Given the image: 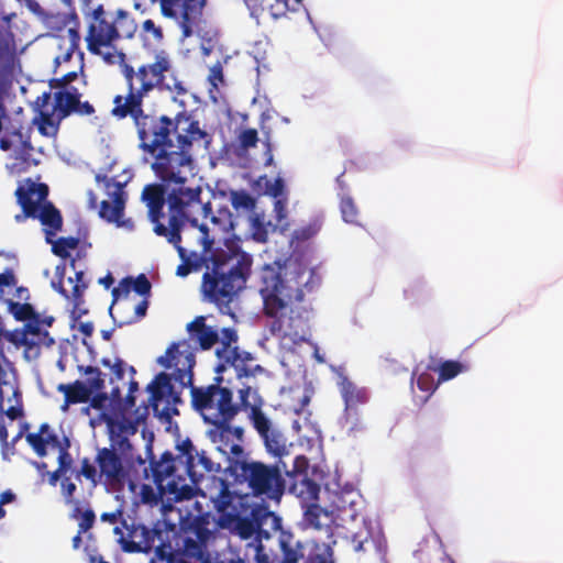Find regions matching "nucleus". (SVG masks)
<instances>
[{"instance_id":"nucleus-53","label":"nucleus","mask_w":563,"mask_h":563,"mask_svg":"<svg viewBox=\"0 0 563 563\" xmlns=\"http://www.w3.org/2000/svg\"><path fill=\"white\" fill-rule=\"evenodd\" d=\"M305 563H334L332 551L329 547L317 550L308 555Z\"/></svg>"},{"instance_id":"nucleus-34","label":"nucleus","mask_w":563,"mask_h":563,"mask_svg":"<svg viewBox=\"0 0 563 563\" xmlns=\"http://www.w3.org/2000/svg\"><path fill=\"white\" fill-rule=\"evenodd\" d=\"M109 439L110 448L108 449L114 450V452L122 456L126 463L130 465H133L134 463L143 465L145 463L141 455L135 454L134 446L129 440V437L113 438V435H111Z\"/></svg>"},{"instance_id":"nucleus-42","label":"nucleus","mask_w":563,"mask_h":563,"mask_svg":"<svg viewBox=\"0 0 563 563\" xmlns=\"http://www.w3.org/2000/svg\"><path fill=\"white\" fill-rule=\"evenodd\" d=\"M10 120V117L8 114L7 108L3 103V101L0 99V134H4L3 137L0 139V141H8V137L13 136L18 137L19 141H23V132L22 128H15L11 126L9 128L7 125V122Z\"/></svg>"},{"instance_id":"nucleus-31","label":"nucleus","mask_w":563,"mask_h":563,"mask_svg":"<svg viewBox=\"0 0 563 563\" xmlns=\"http://www.w3.org/2000/svg\"><path fill=\"white\" fill-rule=\"evenodd\" d=\"M9 310L18 321H23L25 323V331L27 333L40 335L42 331L40 330V321L38 313L34 310L33 306L27 302H14L10 301Z\"/></svg>"},{"instance_id":"nucleus-21","label":"nucleus","mask_w":563,"mask_h":563,"mask_svg":"<svg viewBox=\"0 0 563 563\" xmlns=\"http://www.w3.org/2000/svg\"><path fill=\"white\" fill-rule=\"evenodd\" d=\"M251 516V518L242 517L239 512L238 517L231 518L235 520L234 530L241 539L249 540L257 533L262 527V519L271 518L276 523L275 527H279L280 519L267 508H253Z\"/></svg>"},{"instance_id":"nucleus-59","label":"nucleus","mask_w":563,"mask_h":563,"mask_svg":"<svg viewBox=\"0 0 563 563\" xmlns=\"http://www.w3.org/2000/svg\"><path fill=\"white\" fill-rule=\"evenodd\" d=\"M274 212L277 220V225H282L287 219V198L276 199L274 202Z\"/></svg>"},{"instance_id":"nucleus-10","label":"nucleus","mask_w":563,"mask_h":563,"mask_svg":"<svg viewBox=\"0 0 563 563\" xmlns=\"http://www.w3.org/2000/svg\"><path fill=\"white\" fill-rule=\"evenodd\" d=\"M209 520L205 516L184 521L176 540V549L170 553L169 563H203L211 558L209 541L213 539Z\"/></svg>"},{"instance_id":"nucleus-29","label":"nucleus","mask_w":563,"mask_h":563,"mask_svg":"<svg viewBox=\"0 0 563 563\" xmlns=\"http://www.w3.org/2000/svg\"><path fill=\"white\" fill-rule=\"evenodd\" d=\"M289 492L303 503L317 501L320 493V485L309 478L306 473H297L292 476Z\"/></svg>"},{"instance_id":"nucleus-56","label":"nucleus","mask_w":563,"mask_h":563,"mask_svg":"<svg viewBox=\"0 0 563 563\" xmlns=\"http://www.w3.org/2000/svg\"><path fill=\"white\" fill-rule=\"evenodd\" d=\"M417 386L420 390L432 394L437 384L434 383V379L430 373H421L417 378Z\"/></svg>"},{"instance_id":"nucleus-28","label":"nucleus","mask_w":563,"mask_h":563,"mask_svg":"<svg viewBox=\"0 0 563 563\" xmlns=\"http://www.w3.org/2000/svg\"><path fill=\"white\" fill-rule=\"evenodd\" d=\"M57 391L64 394V402L60 406L63 412H67L70 405L87 402L91 397V388L77 379L69 384H59L56 387Z\"/></svg>"},{"instance_id":"nucleus-35","label":"nucleus","mask_w":563,"mask_h":563,"mask_svg":"<svg viewBox=\"0 0 563 563\" xmlns=\"http://www.w3.org/2000/svg\"><path fill=\"white\" fill-rule=\"evenodd\" d=\"M305 522L308 527L316 530H322L329 526L330 517L327 510L316 504V501L307 505L303 514Z\"/></svg>"},{"instance_id":"nucleus-49","label":"nucleus","mask_w":563,"mask_h":563,"mask_svg":"<svg viewBox=\"0 0 563 563\" xmlns=\"http://www.w3.org/2000/svg\"><path fill=\"white\" fill-rule=\"evenodd\" d=\"M111 401L122 405L123 411H130L132 408L135 407V396L134 394H129L125 396V398H122L121 389L119 386H115L111 389Z\"/></svg>"},{"instance_id":"nucleus-1","label":"nucleus","mask_w":563,"mask_h":563,"mask_svg":"<svg viewBox=\"0 0 563 563\" xmlns=\"http://www.w3.org/2000/svg\"><path fill=\"white\" fill-rule=\"evenodd\" d=\"M192 144L140 143L143 152L154 158L152 168L161 179L144 186L141 200L154 224L153 231L168 242H177L180 233L198 231L200 225L194 216L209 208L201 200L202 179L195 173Z\"/></svg>"},{"instance_id":"nucleus-52","label":"nucleus","mask_w":563,"mask_h":563,"mask_svg":"<svg viewBox=\"0 0 563 563\" xmlns=\"http://www.w3.org/2000/svg\"><path fill=\"white\" fill-rule=\"evenodd\" d=\"M62 495L67 505L75 504V493L77 490V486L74 482L70 481V477L64 476L60 482Z\"/></svg>"},{"instance_id":"nucleus-64","label":"nucleus","mask_w":563,"mask_h":563,"mask_svg":"<svg viewBox=\"0 0 563 563\" xmlns=\"http://www.w3.org/2000/svg\"><path fill=\"white\" fill-rule=\"evenodd\" d=\"M272 183V179L268 178L266 175L264 176H260L254 183H253V189L258 194V195H265L266 196V191H268V187Z\"/></svg>"},{"instance_id":"nucleus-50","label":"nucleus","mask_w":563,"mask_h":563,"mask_svg":"<svg viewBox=\"0 0 563 563\" xmlns=\"http://www.w3.org/2000/svg\"><path fill=\"white\" fill-rule=\"evenodd\" d=\"M131 289H133V288H132V277H125V278H123V279L120 282L119 286H118V287H114V288L112 289V292H111V294H112V297H113V301H112V305H111V307H110V309H109V312H110V314H111L112 317H113V314H112L113 305L119 300V298H120L121 296L128 297V295L130 294Z\"/></svg>"},{"instance_id":"nucleus-32","label":"nucleus","mask_w":563,"mask_h":563,"mask_svg":"<svg viewBox=\"0 0 563 563\" xmlns=\"http://www.w3.org/2000/svg\"><path fill=\"white\" fill-rule=\"evenodd\" d=\"M278 542L283 554L280 563H298L303 558L302 544L290 532L282 531Z\"/></svg>"},{"instance_id":"nucleus-43","label":"nucleus","mask_w":563,"mask_h":563,"mask_svg":"<svg viewBox=\"0 0 563 563\" xmlns=\"http://www.w3.org/2000/svg\"><path fill=\"white\" fill-rule=\"evenodd\" d=\"M81 476L89 481L92 487H96L99 483H102L98 466H95L88 457H84L81 460L80 470L76 473V478L78 481H80Z\"/></svg>"},{"instance_id":"nucleus-6","label":"nucleus","mask_w":563,"mask_h":563,"mask_svg":"<svg viewBox=\"0 0 563 563\" xmlns=\"http://www.w3.org/2000/svg\"><path fill=\"white\" fill-rule=\"evenodd\" d=\"M142 107L128 113V117L134 119L141 141H170L172 134L176 141H210L216 136L218 126L201 123L194 111H180L172 119L167 115L145 114Z\"/></svg>"},{"instance_id":"nucleus-62","label":"nucleus","mask_w":563,"mask_h":563,"mask_svg":"<svg viewBox=\"0 0 563 563\" xmlns=\"http://www.w3.org/2000/svg\"><path fill=\"white\" fill-rule=\"evenodd\" d=\"M95 393L96 394L91 395V397H90V399L88 401H90V406L93 409L101 410V409H103L107 406V402L109 400H111V395L108 396V394L103 393L102 390L101 391H95Z\"/></svg>"},{"instance_id":"nucleus-14","label":"nucleus","mask_w":563,"mask_h":563,"mask_svg":"<svg viewBox=\"0 0 563 563\" xmlns=\"http://www.w3.org/2000/svg\"><path fill=\"white\" fill-rule=\"evenodd\" d=\"M89 26L86 35L87 48L91 54L100 55L102 47L111 46L119 37L114 22L110 21L102 4L88 14Z\"/></svg>"},{"instance_id":"nucleus-20","label":"nucleus","mask_w":563,"mask_h":563,"mask_svg":"<svg viewBox=\"0 0 563 563\" xmlns=\"http://www.w3.org/2000/svg\"><path fill=\"white\" fill-rule=\"evenodd\" d=\"M163 531L151 529L144 525L133 526L130 531V540L124 541L123 549L128 552H148L152 549H161L164 545L162 540Z\"/></svg>"},{"instance_id":"nucleus-5","label":"nucleus","mask_w":563,"mask_h":563,"mask_svg":"<svg viewBox=\"0 0 563 563\" xmlns=\"http://www.w3.org/2000/svg\"><path fill=\"white\" fill-rule=\"evenodd\" d=\"M176 449L177 455L164 452L158 461L151 460V476L159 492L185 497V492L191 490L187 479L198 485L206 474L217 470L207 453L198 451L189 439L181 441Z\"/></svg>"},{"instance_id":"nucleus-2","label":"nucleus","mask_w":563,"mask_h":563,"mask_svg":"<svg viewBox=\"0 0 563 563\" xmlns=\"http://www.w3.org/2000/svg\"><path fill=\"white\" fill-rule=\"evenodd\" d=\"M319 277L302 264H264L257 277L263 313L272 319L273 335L303 341L310 334L311 310L301 306L307 294L318 285Z\"/></svg>"},{"instance_id":"nucleus-63","label":"nucleus","mask_w":563,"mask_h":563,"mask_svg":"<svg viewBox=\"0 0 563 563\" xmlns=\"http://www.w3.org/2000/svg\"><path fill=\"white\" fill-rule=\"evenodd\" d=\"M230 452L233 456L229 461L228 470L230 471V474L232 475V466L236 460L251 459V457L244 452L243 446L239 443L232 444L230 446Z\"/></svg>"},{"instance_id":"nucleus-18","label":"nucleus","mask_w":563,"mask_h":563,"mask_svg":"<svg viewBox=\"0 0 563 563\" xmlns=\"http://www.w3.org/2000/svg\"><path fill=\"white\" fill-rule=\"evenodd\" d=\"M26 195H20V206L23 210V216H16L15 220L22 221L24 218L38 219L45 228H52L55 231H60L63 227V217L60 211L51 202L45 201L41 206L34 202V199H29Z\"/></svg>"},{"instance_id":"nucleus-55","label":"nucleus","mask_w":563,"mask_h":563,"mask_svg":"<svg viewBox=\"0 0 563 563\" xmlns=\"http://www.w3.org/2000/svg\"><path fill=\"white\" fill-rule=\"evenodd\" d=\"M208 81L213 89H218L219 85L224 82L223 67L220 62L210 68Z\"/></svg>"},{"instance_id":"nucleus-54","label":"nucleus","mask_w":563,"mask_h":563,"mask_svg":"<svg viewBox=\"0 0 563 563\" xmlns=\"http://www.w3.org/2000/svg\"><path fill=\"white\" fill-rule=\"evenodd\" d=\"M151 283L144 274H140L135 279L132 278V288L140 296H150Z\"/></svg>"},{"instance_id":"nucleus-16","label":"nucleus","mask_w":563,"mask_h":563,"mask_svg":"<svg viewBox=\"0 0 563 563\" xmlns=\"http://www.w3.org/2000/svg\"><path fill=\"white\" fill-rule=\"evenodd\" d=\"M244 556H240L239 552L228 544L224 549L211 558H206L203 563H276V558L266 552L260 538H254L245 547Z\"/></svg>"},{"instance_id":"nucleus-27","label":"nucleus","mask_w":563,"mask_h":563,"mask_svg":"<svg viewBox=\"0 0 563 563\" xmlns=\"http://www.w3.org/2000/svg\"><path fill=\"white\" fill-rule=\"evenodd\" d=\"M242 497L232 492L228 483L223 479L220 481V489L217 496L212 499L214 509L228 518H235L239 516V505Z\"/></svg>"},{"instance_id":"nucleus-48","label":"nucleus","mask_w":563,"mask_h":563,"mask_svg":"<svg viewBox=\"0 0 563 563\" xmlns=\"http://www.w3.org/2000/svg\"><path fill=\"white\" fill-rule=\"evenodd\" d=\"M351 542L355 552H366L369 544H374V540L371 538V533L367 529L354 532L351 536Z\"/></svg>"},{"instance_id":"nucleus-57","label":"nucleus","mask_w":563,"mask_h":563,"mask_svg":"<svg viewBox=\"0 0 563 563\" xmlns=\"http://www.w3.org/2000/svg\"><path fill=\"white\" fill-rule=\"evenodd\" d=\"M266 196H269L274 199H283L286 197L285 195V183L283 178L277 177L274 180H272L268 191H266Z\"/></svg>"},{"instance_id":"nucleus-60","label":"nucleus","mask_w":563,"mask_h":563,"mask_svg":"<svg viewBox=\"0 0 563 563\" xmlns=\"http://www.w3.org/2000/svg\"><path fill=\"white\" fill-rule=\"evenodd\" d=\"M96 520L95 512L91 509H87L81 514V518L79 521V534L87 532L92 528Z\"/></svg>"},{"instance_id":"nucleus-15","label":"nucleus","mask_w":563,"mask_h":563,"mask_svg":"<svg viewBox=\"0 0 563 563\" xmlns=\"http://www.w3.org/2000/svg\"><path fill=\"white\" fill-rule=\"evenodd\" d=\"M95 463L100 472L101 482L106 486L119 489L129 479V467L131 465L122 456L118 455L114 450H109L108 448L98 449Z\"/></svg>"},{"instance_id":"nucleus-38","label":"nucleus","mask_w":563,"mask_h":563,"mask_svg":"<svg viewBox=\"0 0 563 563\" xmlns=\"http://www.w3.org/2000/svg\"><path fill=\"white\" fill-rule=\"evenodd\" d=\"M80 372L87 375L85 383L88 388H91V395L95 391H101L106 387V375L96 366L79 367Z\"/></svg>"},{"instance_id":"nucleus-39","label":"nucleus","mask_w":563,"mask_h":563,"mask_svg":"<svg viewBox=\"0 0 563 563\" xmlns=\"http://www.w3.org/2000/svg\"><path fill=\"white\" fill-rule=\"evenodd\" d=\"M140 36L145 45L151 40L154 44H161L164 40L163 29L159 25H156L152 19L143 21Z\"/></svg>"},{"instance_id":"nucleus-8","label":"nucleus","mask_w":563,"mask_h":563,"mask_svg":"<svg viewBox=\"0 0 563 563\" xmlns=\"http://www.w3.org/2000/svg\"><path fill=\"white\" fill-rule=\"evenodd\" d=\"M214 383L207 388H192L191 402L206 422L220 430L222 437L233 435L238 441L243 440L242 427H231V421L239 413L240 407L233 401L231 388L222 386L223 377L218 375Z\"/></svg>"},{"instance_id":"nucleus-13","label":"nucleus","mask_w":563,"mask_h":563,"mask_svg":"<svg viewBox=\"0 0 563 563\" xmlns=\"http://www.w3.org/2000/svg\"><path fill=\"white\" fill-rule=\"evenodd\" d=\"M249 419L271 456L282 461L284 456L289 455L291 444L288 443L285 432L265 415L258 405L251 407Z\"/></svg>"},{"instance_id":"nucleus-12","label":"nucleus","mask_w":563,"mask_h":563,"mask_svg":"<svg viewBox=\"0 0 563 563\" xmlns=\"http://www.w3.org/2000/svg\"><path fill=\"white\" fill-rule=\"evenodd\" d=\"M159 2L161 13L164 18L173 19L181 31V38L201 35L205 23L203 11L207 0H150Z\"/></svg>"},{"instance_id":"nucleus-9","label":"nucleus","mask_w":563,"mask_h":563,"mask_svg":"<svg viewBox=\"0 0 563 563\" xmlns=\"http://www.w3.org/2000/svg\"><path fill=\"white\" fill-rule=\"evenodd\" d=\"M289 474L283 461L273 464L254 459L236 460L232 466V476L245 485L253 497L262 500L279 501L287 487L284 474Z\"/></svg>"},{"instance_id":"nucleus-11","label":"nucleus","mask_w":563,"mask_h":563,"mask_svg":"<svg viewBox=\"0 0 563 563\" xmlns=\"http://www.w3.org/2000/svg\"><path fill=\"white\" fill-rule=\"evenodd\" d=\"M98 184H103L106 194L109 196V200H102L98 203L97 195L89 190L88 207L92 210L99 206V217L108 222L115 223L118 227L133 228L131 219H123L126 196L123 189V185L115 181L114 177H108L107 175L97 174L95 177Z\"/></svg>"},{"instance_id":"nucleus-36","label":"nucleus","mask_w":563,"mask_h":563,"mask_svg":"<svg viewBox=\"0 0 563 563\" xmlns=\"http://www.w3.org/2000/svg\"><path fill=\"white\" fill-rule=\"evenodd\" d=\"M104 421L107 423L109 430V437L113 435V438L129 437L133 435L137 431V422L139 418L135 422H132L125 418L118 419L112 417H106Z\"/></svg>"},{"instance_id":"nucleus-47","label":"nucleus","mask_w":563,"mask_h":563,"mask_svg":"<svg viewBox=\"0 0 563 563\" xmlns=\"http://www.w3.org/2000/svg\"><path fill=\"white\" fill-rule=\"evenodd\" d=\"M251 222L252 236L256 242L265 243L268 239V231L262 218L254 213L249 218Z\"/></svg>"},{"instance_id":"nucleus-25","label":"nucleus","mask_w":563,"mask_h":563,"mask_svg":"<svg viewBox=\"0 0 563 563\" xmlns=\"http://www.w3.org/2000/svg\"><path fill=\"white\" fill-rule=\"evenodd\" d=\"M187 331L190 340L197 342L201 350H209L219 341L218 331L206 324L203 316H198L189 322Z\"/></svg>"},{"instance_id":"nucleus-17","label":"nucleus","mask_w":563,"mask_h":563,"mask_svg":"<svg viewBox=\"0 0 563 563\" xmlns=\"http://www.w3.org/2000/svg\"><path fill=\"white\" fill-rule=\"evenodd\" d=\"M340 393L344 401V420L351 430H361L363 426L357 418V407L368 401V391L358 387L346 376H342L339 383Z\"/></svg>"},{"instance_id":"nucleus-4","label":"nucleus","mask_w":563,"mask_h":563,"mask_svg":"<svg viewBox=\"0 0 563 563\" xmlns=\"http://www.w3.org/2000/svg\"><path fill=\"white\" fill-rule=\"evenodd\" d=\"M121 74L128 86L125 97L118 95L113 99L112 114L123 119L133 110H140L143 100L154 90L185 95L187 89L176 76L174 60L165 49L154 52L151 62L134 68L130 64H122Z\"/></svg>"},{"instance_id":"nucleus-22","label":"nucleus","mask_w":563,"mask_h":563,"mask_svg":"<svg viewBox=\"0 0 563 563\" xmlns=\"http://www.w3.org/2000/svg\"><path fill=\"white\" fill-rule=\"evenodd\" d=\"M217 356L220 361L225 362L234 367L238 377H251L257 373H262L264 368L256 364L253 365L254 357L251 353L238 350H217Z\"/></svg>"},{"instance_id":"nucleus-33","label":"nucleus","mask_w":563,"mask_h":563,"mask_svg":"<svg viewBox=\"0 0 563 563\" xmlns=\"http://www.w3.org/2000/svg\"><path fill=\"white\" fill-rule=\"evenodd\" d=\"M78 97H80L77 88L71 91H57L54 96V112L58 120H63L76 110L78 106Z\"/></svg>"},{"instance_id":"nucleus-19","label":"nucleus","mask_w":563,"mask_h":563,"mask_svg":"<svg viewBox=\"0 0 563 563\" xmlns=\"http://www.w3.org/2000/svg\"><path fill=\"white\" fill-rule=\"evenodd\" d=\"M70 267L75 271V277H69L68 283L71 286L68 291L63 286L65 265H58L56 267L57 280L52 282L53 288L58 291L66 299H71L74 303V312L80 310V306L84 303V294L88 288V282L85 279V273L82 271H76V260H70Z\"/></svg>"},{"instance_id":"nucleus-58","label":"nucleus","mask_w":563,"mask_h":563,"mask_svg":"<svg viewBox=\"0 0 563 563\" xmlns=\"http://www.w3.org/2000/svg\"><path fill=\"white\" fill-rule=\"evenodd\" d=\"M69 448V440L67 438H64V446L60 448L59 454H58V467L64 471H68L71 465V456L68 453Z\"/></svg>"},{"instance_id":"nucleus-61","label":"nucleus","mask_w":563,"mask_h":563,"mask_svg":"<svg viewBox=\"0 0 563 563\" xmlns=\"http://www.w3.org/2000/svg\"><path fill=\"white\" fill-rule=\"evenodd\" d=\"M221 333H222V346L219 347L218 350H224V349L238 350L236 346H234V347L231 346V344L233 342H236V340H238L236 332L233 329L224 328V329H222Z\"/></svg>"},{"instance_id":"nucleus-44","label":"nucleus","mask_w":563,"mask_h":563,"mask_svg":"<svg viewBox=\"0 0 563 563\" xmlns=\"http://www.w3.org/2000/svg\"><path fill=\"white\" fill-rule=\"evenodd\" d=\"M79 245V239L75 236L59 238L54 241L52 252L62 257L68 258L70 256L69 251L77 249Z\"/></svg>"},{"instance_id":"nucleus-40","label":"nucleus","mask_w":563,"mask_h":563,"mask_svg":"<svg viewBox=\"0 0 563 563\" xmlns=\"http://www.w3.org/2000/svg\"><path fill=\"white\" fill-rule=\"evenodd\" d=\"M26 195L29 199H33V196H36L34 202H37V206H41L42 202L46 201L48 195V187L45 184H31L27 188L22 186L18 187L15 191V196L18 198V202L20 203V195Z\"/></svg>"},{"instance_id":"nucleus-23","label":"nucleus","mask_w":563,"mask_h":563,"mask_svg":"<svg viewBox=\"0 0 563 563\" xmlns=\"http://www.w3.org/2000/svg\"><path fill=\"white\" fill-rule=\"evenodd\" d=\"M360 494L354 489L334 493L331 506L336 518L342 522L355 521L360 516Z\"/></svg>"},{"instance_id":"nucleus-46","label":"nucleus","mask_w":563,"mask_h":563,"mask_svg":"<svg viewBox=\"0 0 563 563\" xmlns=\"http://www.w3.org/2000/svg\"><path fill=\"white\" fill-rule=\"evenodd\" d=\"M100 363L102 366L110 368L113 375V377L110 378L111 384L114 383V380H121L124 377L126 363L122 358L115 357L112 361L108 357H103L101 358Z\"/></svg>"},{"instance_id":"nucleus-41","label":"nucleus","mask_w":563,"mask_h":563,"mask_svg":"<svg viewBox=\"0 0 563 563\" xmlns=\"http://www.w3.org/2000/svg\"><path fill=\"white\" fill-rule=\"evenodd\" d=\"M432 369L439 373V382H446L453 379L459 374L464 372L466 369V366H464L459 361L450 360L442 362L439 365V367H433Z\"/></svg>"},{"instance_id":"nucleus-51","label":"nucleus","mask_w":563,"mask_h":563,"mask_svg":"<svg viewBox=\"0 0 563 563\" xmlns=\"http://www.w3.org/2000/svg\"><path fill=\"white\" fill-rule=\"evenodd\" d=\"M319 229H320V227L317 223H310L308 225L301 227L294 231L292 241H297V242L308 241L318 233Z\"/></svg>"},{"instance_id":"nucleus-45","label":"nucleus","mask_w":563,"mask_h":563,"mask_svg":"<svg viewBox=\"0 0 563 563\" xmlns=\"http://www.w3.org/2000/svg\"><path fill=\"white\" fill-rule=\"evenodd\" d=\"M342 218L347 223H357L358 210L354 200L350 196H343L340 201Z\"/></svg>"},{"instance_id":"nucleus-26","label":"nucleus","mask_w":563,"mask_h":563,"mask_svg":"<svg viewBox=\"0 0 563 563\" xmlns=\"http://www.w3.org/2000/svg\"><path fill=\"white\" fill-rule=\"evenodd\" d=\"M15 60L14 36L10 31L8 21L3 20L0 23V70L4 73H12Z\"/></svg>"},{"instance_id":"nucleus-24","label":"nucleus","mask_w":563,"mask_h":563,"mask_svg":"<svg viewBox=\"0 0 563 563\" xmlns=\"http://www.w3.org/2000/svg\"><path fill=\"white\" fill-rule=\"evenodd\" d=\"M25 439L40 457L47 454V446L58 450L64 446L58 435L49 430L48 423H42L38 432L27 433Z\"/></svg>"},{"instance_id":"nucleus-37","label":"nucleus","mask_w":563,"mask_h":563,"mask_svg":"<svg viewBox=\"0 0 563 563\" xmlns=\"http://www.w3.org/2000/svg\"><path fill=\"white\" fill-rule=\"evenodd\" d=\"M60 121L62 120H58V117H56L54 109L52 112L41 111L38 117L34 119V122L37 123L40 133L47 137L54 136L57 133Z\"/></svg>"},{"instance_id":"nucleus-7","label":"nucleus","mask_w":563,"mask_h":563,"mask_svg":"<svg viewBox=\"0 0 563 563\" xmlns=\"http://www.w3.org/2000/svg\"><path fill=\"white\" fill-rule=\"evenodd\" d=\"M157 363L166 369L175 366L172 374L164 372L157 374L153 382L147 385L150 391V401L153 410L159 417L169 418L170 413H177V409L170 408L169 405L159 408L161 402L166 396L172 397L174 402L180 401L179 396L174 393L172 379L179 384L181 388L192 386V367L195 365V356L192 353L183 354L179 351V343L173 342L166 350L164 355L157 358Z\"/></svg>"},{"instance_id":"nucleus-3","label":"nucleus","mask_w":563,"mask_h":563,"mask_svg":"<svg viewBox=\"0 0 563 563\" xmlns=\"http://www.w3.org/2000/svg\"><path fill=\"white\" fill-rule=\"evenodd\" d=\"M189 234L195 235L201 244V255L183 246L181 238L177 242H169L176 247L181 258L176 275L186 277L203 265L206 268L201 280L203 299L214 303L221 310L229 308L239 292L245 288L251 276L252 255L235 242H225L223 246L213 247L214 240L210 238L209 229L205 224Z\"/></svg>"},{"instance_id":"nucleus-30","label":"nucleus","mask_w":563,"mask_h":563,"mask_svg":"<svg viewBox=\"0 0 563 563\" xmlns=\"http://www.w3.org/2000/svg\"><path fill=\"white\" fill-rule=\"evenodd\" d=\"M229 201L238 218L252 217L256 210L257 200L245 189H232L229 191Z\"/></svg>"}]
</instances>
